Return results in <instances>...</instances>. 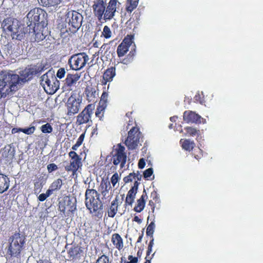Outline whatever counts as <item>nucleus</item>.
Here are the masks:
<instances>
[{
	"label": "nucleus",
	"instance_id": "54",
	"mask_svg": "<svg viewBox=\"0 0 263 263\" xmlns=\"http://www.w3.org/2000/svg\"><path fill=\"white\" fill-rule=\"evenodd\" d=\"M128 261H125V263H137L138 259L137 257H134L132 255H129L128 256ZM122 263V262H121Z\"/></svg>",
	"mask_w": 263,
	"mask_h": 263
},
{
	"label": "nucleus",
	"instance_id": "61",
	"mask_svg": "<svg viewBox=\"0 0 263 263\" xmlns=\"http://www.w3.org/2000/svg\"><path fill=\"white\" fill-rule=\"evenodd\" d=\"M154 255V253L152 256H150V255L147 256V255H146L145 258L146 260L144 263H151V260L152 259Z\"/></svg>",
	"mask_w": 263,
	"mask_h": 263
},
{
	"label": "nucleus",
	"instance_id": "23",
	"mask_svg": "<svg viewBox=\"0 0 263 263\" xmlns=\"http://www.w3.org/2000/svg\"><path fill=\"white\" fill-rule=\"evenodd\" d=\"M147 198V196L146 191L144 189L142 195L140 198L137 200V203L134 209L135 212L140 213L144 209L145 205V199Z\"/></svg>",
	"mask_w": 263,
	"mask_h": 263
},
{
	"label": "nucleus",
	"instance_id": "45",
	"mask_svg": "<svg viewBox=\"0 0 263 263\" xmlns=\"http://www.w3.org/2000/svg\"><path fill=\"white\" fill-rule=\"evenodd\" d=\"M35 130V127L34 126H31L30 127L22 128L21 132L26 134V135H31L33 134Z\"/></svg>",
	"mask_w": 263,
	"mask_h": 263
},
{
	"label": "nucleus",
	"instance_id": "10",
	"mask_svg": "<svg viewBox=\"0 0 263 263\" xmlns=\"http://www.w3.org/2000/svg\"><path fill=\"white\" fill-rule=\"evenodd\" d=\"M125 148L121 144L118 145L112 154L111 161L115 165H120V168H123L126 162L127 155L125 152Z\"/></svg>",
	"mask_w": 263,
	"mask_h": 263
},
{
	"label": "nucleus",
	"instance_id": "20",
	"mask_svg": "<svg viewBox=\"0 0 263 263\" xmlns=\"http://www.w3.org/2000/svg\"><path fill=\"white\" fill-rule=\"evenodd\" d=\"M139 184V182L135 181L134 185L128 191L125 201L126 205H131L134 202Z\"/></svg>",
	"mask_w": 263,
	"mask_h": 263
},
{
	"label": "nucleus",
	"instance_id": "47",
	"mask_svg": "<svg viewBox=\"0 0 263 263\" xmlns=\"http://www.w3.org/2000/svg\"><path fill=\"white\" fill-rule=\"evenodd\" d=\"M193 155L194 156V158L197 160L201 159V158L202 157V150L199 148L195 149L194 153H193Z\"/></svg>",
	"mask_w": 263,
	"mask_h": 263
},
{
	"label": "nucleus",
	"instance_id": "24",
	"mask_svg": "<svg viewBox=\"0 0 263 263\" xmlns=\"http://www.w3.org/2000/svg\"><path fill=\"white\" fill-rule=\"evenodd\" d=\"M10 185V179L8 177L3 174L0 173V193L6 191Z\"/></svg>",
	"mask_w": 263,
	"mask_h": 263
},
{
	"label": "nucleus",
	"instance_id": "16",
	"mask_svg": "<svg viewBox=\"0 0 263 263\" xmlns=\"http://www.w3.org/2000/svg\"><path fill=\"white\" fill-rule=\"evenodd\" d=\"M80 75L79 73L67 74L64 82L63 87L67 90H71L72 87L75 86L77 81L80 79Z\"/></svg>",
	"mask_w": 263,
	"mask_h": 263
},
{
	"label": "nucleus",
	"instance_id": "35",
	"mask_svg": "<svg viewBox=\"0 0 263 263\" xmlns=\"http://www.w3.org/2000/svg\"><path fill=\"white\" fill-rule=\"evenodd\" d=\"M63 185L62 180L60 178L54 180L50 185L51 188L53 191L60 190Z\"/></svg>",
	"mask_w": 263,
	"mask_h": 263
},
{
	"label": "nucleus",
	"instance_id": "53",
	"mask_svg": "<svg viewBox=\"0 0 263 263\" xmlns=\"http://www.w3.org/2000/svg\"><path fill=\"white\" fill-rule=\"evenodd\" d=\"M153 173L152 168H148L143 172V176L145 178H147L152 176Z\"/></svg>",
	"mask_w": 263,
	"mask_h": 263
},
{
	"label": "nucleus",
	"instance_id": "8",
	"mask_svg": "<svg viewBox=\"0 0 263 263\" xmlns=\"http://www.w3.org/2000/svg\"><path fill=\"white\" fill-rule=\"evenodd\" d=\"M76 209V199L70 195L64 196L59 202L58 210L64 215L66 213H67L68 215L69 213H73Z\"/></svg>",
	"mask_w": 263,
	"mask_h": 263
},
{
	"label": "nucleus",
	"instance_id": "18",
	"mask_svg": "<svg viewBox=\"0 0 263 263\" xmlns=\"http://www.w3.org/2000/svg\"><path fill=\"white\" fill-rule=\"evenodd\" d=\"M92 8L95 15L99 21H101L103 18V15L104 16L105 10V6L103 0H98L96 3L93 5Z\"/></svg>",
	"mask_w": 263,
	"mask_h": 263
},
{
	"label": "nucleus",
	"instance_id": "22",
	"mask_svg": "<svg viewBox=\"0 0 263 263\" xmlns=\"http://www.w3.org/2000/svg\"><path fill=\"white\" fill-rule=\"evenodd\" d=\"M116 75V68L114 67H110L107 68L104 72L102 84L106 85L108 82H111Z\"/></svg>",
	"mask_w": 263,
	"mask_h": 263
},
{
	"label": "nucleus",
	"instance_id": "5",
	"mask_svg": "<svg viewBox=\"0 0 263 263\" xmlns=\"http://www.w3.org/2000/svg\"><path fill=\"white\" fill-rule=\"evenodd\" d=\"M21 82L20 76L17 74L8 72L4 75L0 84V93L2 97H5L12 91L17 90V85Z\"/></svg>",
	"mask_w": 263,
	"mask_h": 263
},
{
	"label": "nucleus",
	"instance_id": "1",
	"mask_svg": "<svg viewBox=\"0 0 263 263\" xmlns=\"http://www.w3.org/2000/svg\"><path fill=\"white\" fill-rule=\"evenodd\" d=\"M83 18L79 12L74 10L69 11L66 14L65 22L59 25L61 36L66 38L76 33L81 26Z\"/></svg>",
	"mask_w": 263,
	"mask_h": 263
},
{
	"label": "nucleus",
	"instance_id": "12",
	"mask_svg": "<svg viewBox=\"0 0 263 263\" xmlns=\"http://www.w3.org/2000/svg\"><path fill=\"white\" fill-rule=\"evenodd\" d=\"M95 105L92 104L87 105L85 108L77 117V124L81 125L87 123L91 118Z\"/></svg>",
	"mask_w": 263,
	"mask_h": 263
},
{
	"label": "nucleus",
	"instance_id": "50",
	"mask_svg": "<svg viewBox=\"0 0 263 263\" xmlns=\"http://www.w3.org/2000/svg\"><path fill=\"white\" fill-rule=\"evenodd\" d=\"M151 240L149 241V244L148 245L147 250V252H146L147 256L150 255V254H151V253L152 252V248H153V245H154V239L153 238V236L152 237H151Z\"/></svg>",
	"mask_w": 263,
	"mask_h": 263
},
{
	"label": "nucleus",
	"instance_id": "30",
	"mask_svg": "<svg viewBox=\"0 0 263 263\" xmlns=\"http://www.w3.org/2000/svg\"><path fill=\"white\" fill-rule=\"evenodd\" d=\"M19 29L20 27L18 25L17 22L13 18L10 27L8 29V31L6 32L9 34H10L12 37L14 38L15 36H18Z\"/></svg>",
	"mask_w": 263,
	"mask_h": 263
},
{
	"label": "nucleus",
	"instance_id": "25",
	"mask_svg": "<svg viewBox=\"0 0 263 263\" xmlns=\"http://www.w3.org/2000/svg\"><path fill=\"white\" fill-rule=\"evenodd\" d=\"M111 241L115 248L121 250L123 248V241L122 238L118 233H114L112 235Z\"/></svg>",
	"mask_w": 263,
	"mask_h": 263
},
{
	"label": "nucleus",
	"instance_id": "7",
	"mask_svg": "<svg viewBox=\"0 0 263 263\" xmlns=\"http://www.w3.org/2000/svg\"><path fill=\"white\" fill-rule=\"evenodd\" d=\"M142 135L137 126L133 127L128 132V136L124 144L129 150L136 149L140 142Z\"/></svg>",
	"mask_w": 263,
	"mask_h": 263
},
{
	"label": "nucleus",
	"instance_id": "46",
	"mask_svg": "<svg viewBox=\"0 0 263 263\" xmlns=\"http://www.w3.org/2000/svg\"><path fill=\"white\" fill-rule=\"evenodd\" d=\"M96 263H109L108 257L104 254L102 255L98 258Z\"/></svg>",
	"mask_w": 263,
	"mask_h": 263
},
{
	"label": "nucleus",
	"instance_id": "21",
	"mask_svg": "<svg viewBox=\"0 0 263 263\" xmlns=\"http://www.w3.org/2000/svg\"><path fill=\"white\" fill-rule=\"evenodd\" d=\"M83 253V248L78 245L72 246L67 250L68 257L70 260H76L80 258Z\"/></svg>",
	"mask_w": 263,
	"mask_h": 263
},
{
	"label": "nucleus",
	"instance_id": "4",
	"mask_svg": "<svg viewBox=\"0 0 263 263\" xmlns=\"http://www.w3.org/2000/svg\"><path fill=\"white\" fill-rule=\"evenodd\" d=\"M46 14V12L41 8H35L31 9L27 15L28 29L30 31H35V28H44Z\"/></svg>",
	"mask_w": 263,
	"mask_h": 263
},
{
	"label": "nucleus",
	"instance_id": "31",
	"mask_svg": "<svg viewBox=\"0 0 263 263\" xmlns=\"http://www.w3.org/2000/svg\"><path fill=\"white\" fill-rule=\"evenodd\" d=\"M85 94L86 99L88 102H93L96 98V91L95 89L91 87H87L85 89Z\"/></svg>",
	"mask_w": 263,
	"mask_h": 263
},
{
	"label": "nucleus",
	"instance_id": "52",
	"mask_svg": "<svg viewBox=\"0 0 263 263\" xmlns=\"http://www.w3.org/2000/svg\"><path fill=\"white\" fill-rule=\"evenodd\" d=\"M47 170L48 173H50L58 170L57 165L54 163H50L47 165Z\"/></svg>",
	"mask_w": 263,
	"mask_h": 263
},
{
	"label": "nucleus",
	"instance_id": "6",
	"mask_svg": "<svg viewBox=\"0 0 263 263\" xmlns=\"http://www.w3.org/2000/svg\"><path fill=\"white\" fill-rule=\"evenodd\" d=\"M41 84L47 93L52 95L59 88L60 82L53 72L49 70L42 76Z\"/></svg>",
	"mask_w": 263,
	"mask_h": 263
},
{
	"label": "nucleus",
	"instance_id": "57",
	"mask_svg": "<svg viewBox=\"0 0 263 263\" xmlns=\"http://www.w3.org/2000/svg\"><path fill=\"white\" fill-rule=\"evenodd\" d=\"M85 134V133H84L80 136L76 142L77 143H78V144L81 145L82 144L84 139Z\"/></svg>",
	"mask_w": 263,
	"mask_h": 263
},
{
	"label": "nucleus",
	"instance_id": "49",
	"mask_svg": "<svg viewBox=\"0 0 263 263\" xmlns=\"http://www.w3.org/2000/svg\"><path fill=\"white\" fill-rule=\"evenodd\" d=\"M65 70L64 68H60L58 69L57 72V76L56 77H58L59 79H62L64 77L65 75Z\"/></svg>",
	"mask_w": 263,
	"mask_h": 263
},
{
	"label": "nucleus",
	"instance_id": "13",
	"mask_svg": "<svg viewBox=\"0 0 263 263\" xmlns=\"http://www.w3.org/2000/svg\"><path fill=\"white\" fill-rule=\"evenodd\" d=\"M41 70L37 68L36 66H29L26 67L24 70L20 72L21 82L25 83L28 81L30 80L34 75H36Z\"/></svg>",
	"mask_w": 263,
	"mask_h": 263
},
{
	"label": "nucleus",
	"instance_id": "37",
	"mask_svg": "<svg viewBox=\"0 0 263 263\" xmlns=\"http://www.w3.org/2000/svg\"><path fill=\"white\" fill-rule=\"evenodd\" d=\"M110 182L107 180H102L99 187L98 191L100 192L107 189H111Z\"/></svg>",
	"mask_w": 263,
	"mask_h": 263
},
{
	"label": "nucleus",
	"instance_id": "14",
	"mask_svg": "<svg viewBox=\"0 0 263 263\" xmlns=\"http://www.w3.org/2000/svg\"><path fill=\"white\" fill-rule=\"evenodd\" d=\"M81 103V100L75 96H71L68 99L66 103L67 107V114L69 116L74 115L78 112Z\"/></svg>",
	"mask_w": 263,
	"mask_h": 263
},
{
	"label": "nucleus",
	"instance_id": "56",
	"mask_svg": "<svg viewBox=\"0 0 263 263\" xmlns=\"http://www.w3.org/2000/svg\"><path fill=\"white\" fill-rule=\"evenodd\" d=\"M145 165V160L144 158H141L138 162V167L140 169H142Z\"/></svg>",
	"mask_w": 263,
	"mask_h": 263
},
{
	"label": "nucleus",
	"instance_id": "64",
	"mask_svg": "<svg viewBox=\"0 0 263 263\" xmlns=\"http://www.w3.org/2000/svg\"><path fill=\"white\" fill-rule=\"evenodd\" d=\"M37 263H52L50 260L47 259H40Z\"/></svg>",
	"mask_w": 263,
	"mask_h": 263
},
{
	"label": "nucleus",
	"instance_id": "15",
	"mask_svg": "<svg viewBox=\"0 0 263 263\" xmlns=\"http://www.w3.org/2000/svg\"><path fill=\"white\" fill-rule=\"evenodd\" d=\"M132 35H127L119 45L117 49V53L119 58L124 57L129 50V47L133 43Z\"/></svg>",
	"mask_w": 263,
	"mask_h": 263
},
{
	"label": "nucleus",
	"instance_id": "9",
	"mask_svg": "<svg viewBox=\"0 0 263 263\" xmlns=\"http://www.w3.org/2000/svg\"><path fill=\"white\" fill-rule=\"evenodd\" d=\"M88 60V55L84 52H81L71 56L68 60V63L70 69L78 71L85 66Z\"/></svg>",
	"mask_w": 263,
	"mask_h": 263
},
{
	"label": "nucleus",
	"instance_id": "26",
	"mask_svg": "<svg viewBox=\"0 0 263 263\" xmlns=\"http://www.w3.org/2000/svg\"><path fill=\"white\" fill-rule=\"evenodd\" d=\"M186 132L185 136L188 137L196 136V140H198L199 137L201 138V133L199 129L192 126H186L184 128Z\"/></svg>",
	"mask_w": 263,
	"mask_h": 263
},
{
	"label": "nucleus",
	"instance_id": "2",
	"mask_svg": "<svg viewBox=\"0 0 263 263\" xmlns=\"http://www.w3.org/2000/svg\"><path fill=\"white\" fill-rule=\"evenodd\" d=\"M85 204L90 213H94L98 218L102 217L103 203L100 198V194L96 190L87 189L86 190Z\"/></svg>",
	"mask_w": 263,
	"mask_h": 263
},
{
	"label": "nucleus",
	"instance_id": "39",
	"mask_svg": "<svg viewBox=\"0 0 263 263\" xmlns=\"http://www.w3.org/2000/svg\"><path fill=\"white\" fill-rule=\"evenodd\" d=\"M155 224L154 221H152L147 226L146 231V234L147 236L152 237L155 231Z\"/></svg>",
	"mask_w": 263,
	"mask_h": 263
},
{
	"label": "nucleus",
	"instance_id": "29",
	"mask_svg": "<svg viewBox=\"0 0 263 263\" xmlns=\"http://www.w3.org/2000/svg\"><path fill=\"white\" fill-rule=\"evenodd\" d=\"M19 29L20 27L18 25L17 22L13 18L10 27L8 29V31L6 32L9 34H10L12 37L14 38L15 36H18Z\"/></svg>",
	"mask_w": 263,
	"mask_h": 263
},
{
	"label": "nucleus",
	"instance_id": "40",
	"mask_svg": "<svg viewBox=\"0 0 263 263\" xmlns=\"http://www.w3.org/2000/svg\"><path fill=\"white\" fill-rule=\"evenodd\" d=\"M14 150L9 146L8 148H7V147H5L3 155V156L5 155V157H9L10 159H12L14 157Z\"/></svg>",
	"mask_w": 263,
	"mask_h": 263
},
{
	"label": "nucleus",
	"instance_id": "43",
	"mask_svg": "<svg viewBox=\"0 0 263 263\" xmlns=\"http://www.w3.org/2000/svg\"><path fill=\"white\" fill-rule=\"evenodd\" d=\"M120 180V176L117 173H115L110 178V182L113 187H115L116 186V184Z\"/></svg>",
	"mask_w": 263,
	"mask_h": 263
},
{
	"label": "nucleus",
	"instance_id": "28",
	"mask_svg": "<svg viewBox=\"0 0 263 263\" xmlns=\"http://www.w3.org/2000/svg\"><path fill=\"white\" fill-rule=\"evenodd\" d=\"M180 144L181 145V147L183 149L189 152L192 151L195 145L193 141L186 139H181L180 140Z\"/></svg>",
	"mask_w": 263,
	"mask_h": 263
},
{
	"label": "nucleus",
	"instance_id": "63",
	"mask_svg": "<svg viewBox=\"0 0 263 263\" xmlns=\"http://www.w3.org/2000/svg\"><path fill=\"white\" fill-rule=\"evenodd\" d=\"M148 205L151 206L152 212H154L155 208L154 202L152 200L149 201Z\"/></svg>",
	"mask_w": 263,
	"mask_h": 263
},
{
	"label": "nucleus",
	"instance_id": "59",
	"mask_svg": "<svg viewBox=\"0 0 263 263\" xmlns=\"http://www.w3.org/2000/svg\"><path fill=\"white\" fill-rule=\"evenodd\" d=\"M47 198V197H46V194H44V193H42V194H41L39 196L38 199H39V201L42 202V201H45L46 199Z\"/></svg>",
	"mask_w": 263,
	"mask_h": 263
},
{
	"label": "nucleus",
	"instance_id": "41",
	"mask_svg": "<svg viewBox=\"0 0 263 263\" xmlns=\"http://www.w3.org/2000/svg\"><path fill=\"white\" fill-rule=\"evenodd\" d=\"M41 130L43 133L49 134L52 132L53 128L49 123H47L41 127Z\"/></svg>",
	"mask_w": 263,
	"mask_h": 263
},
{
	"label": "nucleus",
	"instance_id": "44",
	"mask_svg": "<svg viewBox=\"0 0 263 263\" xmlns=\"http://www.w3.org/2000/svg\"><path fill=\"white\" fill-rule=\"evenodd\" d=\"M135 180V173H131L127 176H125L123 178V181L125 183H127Z\"/></svg>",
	"mask_w": 263,
	"mask_h": 263
},
{
	"label": "nucleus",
	"instance_id": "32",
	"mask_svg": "<svg viewBox=\"0 0 263 263\" xmlns=\"http://www.w3.org/2000/svg\"><path fill=\"white\" fill-rule=\"evenodd\" d=\"M44 29V28H41V27H39V28H35V31H33V30H31V31H30L29 30V32L30 33H33V34L35 35V42H40L41 41H42L44 39H45V36L44 35L43 33V29Z\"/></svg>",
	"mask_w": 263,
	"mask_h": 263
},
{
	"label": "nucleus",
	"instance_id": "48",
	"mask_svg": "<svg viewBox=\"0 0 263 263\" xmlns=\"http://www.w3.org/2000/svg\"><path fill=\"white\" fill-rule=\"evenodd\" d=\"M194 99L195 102L199 103L200 104H202L204 102L203 97L202 96V95L200 94L199 92H198L196 94Z\"/></svg>",
	"mask_w": 263,
	"mask_h": 263
},
{
	"label": "nucleus",
	"instance_id": "11",
	"mask_svg": "<svg viewBox=\"0 0 263 263\" xmlns=\"http://www.w3.org/2000/svg\"><path fill=\"white\" fill-rule=\"evenodd\" d=\"M69 157L70 158V163L65 167L67 172H72V176L77 175V172L82 166L81 158L74 151H70L68 153Z\"/></svg>",
	"mask_w": 263,
	"mask_h": 263
},
{
	"label": "nucleus",
	"instance_id": "62",
	"mask_svg": "<svg viewBox=\"0 0 263 263\" xmlns=\"http://www.w3.org/2000/svg\"><path fill=\"white\" fill-rule=\"evenodd\" d=\"M135 180H137L138 182V181H140L141 179L142 176L140 174L139 172L138 171L137 173H135Z\"/></svg>",
	"mask_w": 263,
	"mask_h": 263
},
{
	"label": "nucleus",
	"instance_id": "19",
	"mask_svg": "<svg viewBox=\"0 0 263 263\" xmlns=\"http://www.w3.org/2000/svg\"><path fill=\"white\" fill-rule=\"evenodd\" d=\"M183 120L187 123H199L201 122V117L195 112L186 110L183 113Z\"/></svg>",
	"mask_w": 263,
	"mask_h": 263
},
{
	"label": "nucleus",
	"instance_id": "3",
	"mask_svg": "<svg viewBox=\"0 0 263 263\" xmlns=\"http://www.w3.org/2000/svg\"><path fill=\"white\" fill-rule=\"evenodd\" d=\"M7 254L10 257H21L22 252L25 248L26 237L20 232H15L9 237Z\"/></svg>",
	"mask_w": 263,
	"mask_h": 263
},
{
	"label": "nucleus",
	"instance_id": "34",
	"mask_svg": "<svg viewBox=\"0 0 263 263\" xmlns=\"http://www.w3.org/2000/svg\"><path fill=\"white\" fill-rule=\"evenodd\" d=\"M135 52L136 51L135 49L134 50H131L129 52V53L124 59L122 60L121 63L126 65L130 63L134 59V57L135 56Z\"/></svg>",
	"mask_w": 263,
	"mask_h": 263
},
{
	"label": "nucleus",
	"instance_id": "58",
	"mask_svg": "<svg viewBox=\"0 0 263 263\" xmlns=\"http://www.w3.org/2000/svg\"><path fill=\"white\" fill-rule=\"evenodd\" d=\"M151 196L153 198V199L155 201H157L159 198L158 196V194L155 191L151 193Z\"/></svg>",
	"mask_w": 263,
	"mask_h": 263
},
{
	"label": "nucleus",
	"instance_id": "33",
	"mask_svg": "<svg viewBox=\"0 0 263 263\" xmlns=\"http://www.w3.org/2000/svg\"><path fill=\"white\" fill-rule=\"evenodd\" d=\"M139 0H127L126 5V10L131 13L138 6Z\"/></svg>",
	"mask_w": 263,
	"mask_h": 263
},
{
	"label": "nucleus",
	"instance_id": "27",
	"mask_svg": "<svg viewBox=\"0 0 263 263\" xmlns=\"http://www.w3.org/2000/svg\"><path fill=\"white\" fill-rule=\"evenodd\" d=\"M118 209V199L116 197L111 203V205L108 210V216L111 218L115 217Z\"/></svg>",
	"mask_w": 263,
	"mask_h": 263
},
{
	"label": "nucleus",
	"instance_id": "17",
	"mask_svg": "<svg viewBox=\"0 0 263 263\" xmlns=\"http://www.w3.org/2000/svg\"><path fill=\"white\" fill-rule=\"evenodd\" d=\"M117 0H110L104 12L103 19L105 21L112 19L115 16L117 9Z\"/></svg>",
	"mask_w": 263,
	"mask_h": 263
},
{
	"label": "nucleus",
	"instance_id": "60",
	"mask_svg": "<svg viewBox=\"0 0 263 263\" xmlns=\"http://www.w3.org/2000/svg\"><path fill=\"white\" fill-rule=\"evenodd\" d=\"M110 190V189H107V190H106L105 191H102L100 192L101 194L103 196L102 198H105L106 195L108 194L109 191Z\"/></svg>",
	"mask_w": 263,
	"mask_h": 263
},
{
	"label": "nucleus",
	"instance_id": "42",
	"mask_svg": "<svg viewBox=\"0 0 263 263\" xmlns=\"http://www.w3.org/2000/svg\"><path fill=\"white\" fill-rule=\"evenodd\" d=\"M102 35H103L106 39H109L111 37V32L108 26H105L104 27L103 31L102 32Z\"/></svg>",
	"mask_w": 263,
	"mask_h": 263
},
{
	"label": "nucleus",
	"instance_id": "38",
	"mask_svg": "<svg viewBox=\"0 0 263 263\" xmlns=\"http://www.w3.org/2000/svg\"><path fill=\"white\" fill-rule=\"evenodd\" d=\"M13 18L11 17H7L4 20L2 24V27L4 31L6 32L8 29L10 27Z\"/></svg>",
	"mask_w": 263,
	"mask_h": 263
},
{
	"label": "nucleus",
	"instance_id": "36",
	"mask_svg": "<svg viewBox=\"0 0 263 263\" xmlns=\"http://www.w3.org/2000/svg\"><path fill=\"white\" fill-rule=\"evenodd\" d=\"M108 94L106 91L103 90V93L101 95L100 101V105L102 106V108H106L107 106V100H108Z\"/></svg>",
	"mask_w": 263,
	"mask_h": 263
},
{
	"label": "nucleus",
	"instance_id": "51",
	"mask_svg": "<svg viewBox=\"0 0 263 263\" xmlns=\"http://www.w3.org/2000/svg\"><path fill=\"white\" fill-rule=\"evenodd\" d=\"M105 108H103L102 106L100 105L99 107H97V110L96 111V116L99 118H100V119L101 120V118L103 116V114H101V112L103 111Z\"/></svg>",
	"mask_w": 263,
	"mask_h": 263
},
{
	"label": "nucleus",
	"instance_id": "55",
	"mask_svg": "<svg viewBox=\"0 0 263 263\" xmlns=\"http://www.w3.org/2000/svg\"><path fill=\"white\" fill-rule=\"evenodd\" d=\"M40 1L44 6L49 7L50 6H53V4H51V0H40Z\"/></svg>",
	"mask_w": 263,
	"mask_h": 263
}]
</instances>
